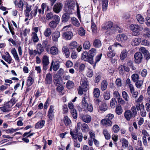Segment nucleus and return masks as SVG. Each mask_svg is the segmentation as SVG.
Returning <instances> with one entry per match:
<instances>
[{
  "label": "nucleus",
  "instance_id": "79ce46f5",
  "mask_svg": "<svg viewBox=\"0 0 150 150\" xmlns=\"http://www.w3.org/2000/svg\"><path fill=\"white\" fill-rule=\"evenodd\" d=\"M127 65L130 67L133 70L136 69V67L134 66L133 62L131 60H128L127 62Z\"/></svg>",
  "mask_w": 150,
  "mask_h": 150
},
{
  "label": "nucleus",
  "instance_id": "e2e57ef3",
  "mask_svg": "<svg viewBox=\"0 0 150 150\" xmlns=\"http://www.w3.org/2000/svg\"><path fill=\"white\" fill-rule=\"evenodd\" d=\"M113 131L115 133H117L119 131L120 127L117 125H115L112 127Z\"/></svg>",
  "mask_w": 150,
  "mask_h": 150
},
{
  "label": "nucleus",
  "instance_id": "1a4fd4ad",
  "mask_svg": "<svg viewBox=\"0 0 150 150\" xmlns=\"http://www.w3.org/2000/svg\"><path fill=\"white\" fill-rule=\"evenodd\" d=\"M101 124L106 127L110 126L112 125V122L108 118L103 119L101 121Z\"/></svg>",
  "mask_w": 150,
  "mask_h": 150
},
{
  "label": "nucleus",
  "instance_id": "f8f14e48",
  "mask_svg": "<svg viewBox=\"0 0 150 150\" xmlns=\"http://www.w3.org/2000/svg\"><path fill=\"white\" fill-rule=\"evenodd\" d=\"M52 82V75L50 73L46 75L45 80V83L46 84H50Z\"/></svg>",
  "mask_w": 150,
  "mask_h": 150
},
{
  "label": "nucleus",
  "instance_id": "4468645a",
  "mask_svg": "<svg viewBox=\"0 0 150 150\" xmlns=\"http://www.w3.org/2000/svg\"><path fill=\"white\" fill-rule=\"evenodd\" d=\"M52 63L53 70L54 71H57L60 67L59 62L57 61L54 62L52 60L51 64H52Z\"/></svg>",
  "mask_w": 150,
  "mask_h": 150
},
{
  "label": "nucleus",
  "instance_id": "4be33fe9",
  "mask_svg": "<svg viewBox=\"0 0 150 150\" xmlns=\"http://www.w3.org/2000/svg\"><path fill=\"white\" fill-rule=\"evenodd\" d=\"M62 52L67 58L70 55V52L69 48L67 46H64L62 48Z\"/></svg>",
  "mask_w": 150,
  "mask_h": 150
},
{
  "label": "nucleus",
  "instance_id": "8fccbe9b",
  "mask_svg": "<svg viewBox=\"0 0 150 150\" xmlns=\"http://www.w3.org/2000/svg\"><path fill=\"white\" fill-rule=\"evenodd\" d=\"M77 132V130L74 131L73 132L71 130L70 132V134L72 136L73 138L75 140H76L77 138V136L78 134Z\"/></svg>",
  "mask_w": 150,
  "mask_h": 150
},
{
  "label": "nucleus",
  "instance_id": "603ef678",
  "mask_svg": "<svg viewBox=\"0 0 150 150\" xmlns=\"http://www.w3.org/2000/svg\"><path fill=\"white\" fill-rule=\"evenodd\" d=\"M115 112L117 114L120 115L122 112V110L120 106H117L115 109Z\"/></svg>",
  "mask_w": 150,
  "mask_h": 150
},
{
  "label": "nucleus",
  "instance_id": "6e6552de",
  "mask_svg": "<svg viewBox=\"0 0 150 150\" xmlns=\"http://www.w3.org/2000/svg\"><path fill=\"white\" fill-rule=\"evenodd\" d=\"M14 4L15 6L20 8L21 11L23 10L24 4L22 0H19L18 1L15 0L14 1Z\"/></svg>",
  "mask_w": 150,
  "mask_h": 150
},
{
  "label": "nucleus",
  "instance_id": "a18cd8bd",
  "mask_svg": "<svg viewBox=\"0 0 150 150\" xmlns=\"http://www.w3.org/2000/svg\"><path fill=\"white\" fill-rule=\"evenodd\" d=\"M117 103V102L116 99L114 98H112L111 100L110 103L111 107L112 108H114Z\"/></svg>",
  "mask_w": 150,
  "mask_h": 150
},
{
  "label": "nucleus",
  "instance_id": "f3484780",
  "mask_svg": "<svg viewBox=\"0 0 150 150\" xmlns=\"http://www.w3.org/2000/svg\"><path fill=\"white\" fill-rule=\"evenodd\" d=\"M60 35V32L58 31H55L53 34L52 36V40L54 42H57L58 41V38Z\"/></svg>",
  "mask_w": 150,
  "mask_h": 150
},
{
  "label": "nucleus",
  "instance_id": "774afa93",
  "mask_svg": "<svg viewBox=\"0 0 150 150\" xmlns=\"http://www.w3.org/2000/svg\"><path fill=\"white\" fill-rule=\"evenodd\" d=\"M53 15L52 13L50 12L47 13L46 16V19L47 20L52 19L53 17Z\"/></svg>",
  "mask_w": 150,
  "mask_h": 150
},
{
  "label": "nucleus",
  "instance_id": "052dcab7",
  "mask_svg": "<svg viewBox=\"0 0 150 150\" xmlns=\"http://www.w3.org/2000/svg\"><path fill=\"white\" fill-rule=\"evenodd\" d=\"M78 90L79 94L82 95L83 94V91H86L87 90V89L83 87H82L81 86H80L79 87Z\"/></svg>",
  "mask_w": 150,
  "mask_h": 150
},
{
  "label": "nucleus",
  "instance_id": "2f4dec72",
  "mask_svg": "<svg viewBox=\"0 0 150 150\" xmlns=\"http://www.w3.org/2000/svg\"><path fill=\"white\" fill-rule=\"evenodd\" d=\"M45 123V121L44 120L39 121L35 124V128L38 129L42 128L44 126Z\"/></svg>",
  "mask_w": 150,
  "mask_h": 150
},
{
  "label": "nucleus",
  "instance_id": "f03ea898",
  "mask_svg": "<svg viewBox=\"0 0 150 150\" xmlns=\"http://www.w3.org/2000/svg\"><path fill=\"white\" fill-rule=\"evenodd\" d=\"M82 59L85 61H87L90 64H93V59L92 57H90L86 51L83 52L82 54Z\"/></svg>",
  "mask_w": 150,
  "mask_h": 150
},
{
  "label": "nucleus",
  "instance_id": "69168bd1",
  "mask_svg": "<svg viewBox=\"0 0 150 150\" xmlns=\"http://www.w3.org/2000/svg\"><path fill=\"white\" fill-rule=\"evenodd\" d=\"M75 6V4L74 1H71L68 4V7L70 9H73Z\"/></svg>",
  "mask_w": 150,
  "mask_h": 150
},
{
  "label": "nucleus",
  "instance_id": "c85d7f7f",
  "mask_svg": "<svg viewBox=\"0 0 150 150\" xmlns=\"http://www.w3.org/2000/svg\"><path fill=\"white\" fill-rule=\"evenodd\" d=\"M141 42V39L140 38H136L133 39L132 45L133 46H136L139 45Z\"/></svg>",
  "mask_w": 150,
  "mask_h": 150
},
{
  "label": "nucleus",
  "instance_id": "a878e982",
  "mask_svg": "<svg viewBox=\"0 0 150 150\" xmlns=\"http://www.w3.org/2000/svg\"><path fill=\"white\" fill-rule=\"evenodd\" d=\"M72 23L73 25L79 27L80 25V23L78 20L75 18L72 17L71 18Z\"/></svg>",
  "mask_w": 150,
  "mask_h": 150
},
{
  "label": "nucleus",
  "instance_id": "f704fd0d",
  "mask_svg": "<svg viewBox=\"0 0 150 150\" xmlns=\"http://www.w3.org/2000/svg\"><path fill=\"white\" fill-rule=\"evenodd\" d=\"M129 111L132 115L134 117L137 115V112L136 108L135 106L132 107Z\"/></svg>",
  "mask_w": 150,
  "mask_h": 150
},
{
  "label": "nucleus",
  "instance_id": "5701e85b",
  "mask_svg": "<svg viewBox=\"0 0 150 150\" xmlns=\"http://www.w3.org/2000/svg\"><path fill=\"white\" fill-rule=\"evenodd\" d=\"M82 85L81 87H83L86 89H88V81L86 78H83L82 79L81 81Z\"/></svg>",
  "mask_w": 150,
  "mask_h": 150
},
{
  "label": "nucleus",
  "instance_id": "2eb2a0df",
  "mask_svg": "<svg viewBox=\"0 0 150 150\" xmlns=\"http://www.w3.org/2000/svg\"><path fill=\"white\" fill-rule=\"evenodd\" d=\"M11 53L13 54V57L16 61L18 62H20V60L16 50L15 48H13L11 51Z\"/></svg>",
  "mask_w": 150,
  "mask_h": 150
},
{
  "label": "nucleus",
  "instance_id": "6ab92c4d",
  "mask_svg": "<svg viewBox=\"0 0 150 150\" xmlns=\"http://www.w3.org/2000/svg\"><path fill=\"white\" fill-rule=\"evenodd\" d=\"M102 9L103 11H105L108 6V0H101Z\"/></svg>",
  "mask_w": 150,
  "mask_h": 150
},
{
  "label": "nucleus",
  "instance_id": "6e6d98bb",
  "mask_svg": "<svg viewBox=\"0 0 150 150\" xmlns=\"http://www.w3.org/2000/svg\"><path fill=\"white\" fill-rule=\"evenodd\" d=\"M143 81L142 80H138L136 81L135 85L137 88H140L143 84Z\"/></svg>",
  "mask_w": 150,
  "mask_h": 150
},
{
  "label": "nucleus",
  "instance_id": "37998d69",
  "mask_svg": "<svg viewBox=\"0 0 150 150\" xmlns=\"http://www.w3.org/2000/svg\"><path fill=\"white\" fill-rule=\"evenodd\" d=\"M91 47L90 42L88 41H85L83 44V47L85 50H88Z\"/></svg>",
  "mask_w": 150,
  "mask_h": 150
},
{
  "label": "nucleus",
  "instance_id": "13d9d810",
  "mask_svg": "<svg viewBox=\"0 0 150 150\" xmlns=\"http://www.w3.org/2000/svg\"><path fill=\"white\" fill-rule=\"evenodd\" d=\"M70 112L73 117L74 119H76L77 117V115L76 110L75 109L70 110Z\"/></svg>",
  "mask_w": 150,
  "mask_h": 150
},
{
  "label": "nucleus",
  "instance_id": "4c0bfd02",
  "mask_svg": "<svg viewBox=\"0 0 150 150\" xmlns=\"http://www.w3.org/2000/svg\"><path fill=\"white\" fill-rule=\"evenodd\" d=\"M136 18L138 22L140 24H143L144 21L143 17L140 14H138L136 16Z\"/></svg>",
  "mask_w": 150,
  "mask_h": 150
},
{
  "label": "nucleus",
  "instance_id": "423d86ee",
  "mask_svg": "<svg viewBox=\"0 0 150 150\" xmlns=\"http://www.w3.org/2000/svg\"><path fill=\"white\" fill-rule=\"evenodd\" d=\"M63 5L60 3H57L54 6L53 11L55 13H59L62 10Z\"/></svg>",
  "mask_w": 150,
  "mask_h": 150
},
{
  "label": "nucleus",
  "instance_id": "aec40b11",
  "mask_svg": "<svg viewBox=\"0 0 150 150\" xmlns=\"http://www.w3.org/2000/svg\"><path fill=\"white\" fill-rule=\"evenodd\" d=\"M50 53L52 55H57L58 53V48L55 46L52 47L50 49Z\"/></svg>",
  "mask_w": 150,
  "mask_h": 150
},
{
  "label": "nucleus",
  "instance_id": "09e8293b",
  "mask_svg": "<svg viewBox=\"0 0 150 150\" xmlns=\"http://www.w3.org/2000/svg\"><path fill=\"white\" fill-rule=\"evenodd\" d=\"M78 34L81 36H84L85 34V30L82 27H80L78 30Z\"/></svg>",
  "mask_w": 150,
  "mask_h": 150
},
{
  "label": "nucleus",
  "instance_id": "39448f33",
  "mask_svg": "<svg viewBox=\"0 0 150 150\" xmlns=\"http://www.w3.org/2000/svg\"><path fill=\"white\" fill-rule=\"evenodd\" d=\"M43 69L45 70H46L48 68V66L50 62L48 57L46 55L43 56L42 60Z\"/></svg>",
  "mask_w": 150,
  "mask_h": 150
},
{
  "label": "nucleus",
  "instance_id": "ea45409f",
  "mask_svg": "<svg viewBox=\"0 0 150 150\" xmlns=\"http://www.w3.org/2000/svg\"><path fill=\"white\" fill-rule=\"evenodd\" d=\"M102 54L97 55L95 58V61L94 62L93 61V64H93V67L95 69L96 64L97 62H99L100 59L101 57Z\"/></svg>",
  "mask_w": 150,
  "mask_h": 150
},
{
  "label": "nucleus",
  "instance_id": "473e14b6",
  "mask_svg": "<svg viewBox=\"0 0 150 150\" xmlns=\"http://www.w3.org/2000/svg\"><path fill=\"white\" fill-rule=\"evenodd\" d=\"M51 34V30L50 28H47L44 32V34L46 37H49Z\"/></svg>",
  "mask_w": 150,
  "mask_h": 150
},
{
  "label": "nucleus",
  "instance_id": "393cba45",
  "mask_svg": "<svg viewBox=\"0 0 150 150\" xmlns=\"http://www.w3.org/2000/svg\"><path fill=\"white\" fill-rule=\"evenodd\" d=\"M77 43L76 42L74 41L71 42L69 45V48L70 49H74L77 46Z\"/></svg>",
  "mask_w": 150,
  "mask_h": 150
},
{
  "label": "nucleus",
  "instance_id": "a211bd4d",
  "mask_svg": "<svg viewBox=\"0 0 150 150\" xmlns=\"http://www.w3.org/2000/svg\"><path fill=\"white\" fill-rule=\"evenodd\" d=\"M70 14L68 13L64 14L62 17V22L65 23L68 21L70 18Z\"/></svg>",
  "mask_w": 150,
  "mask_h": 150
},
{
  "label": "nucleus",
  "instance_id": "680f3d73",
  "mask_svg": "<svg viewBox=\"0 0 150 150\" xmlns=\"http://www.w3.org/2000/svg\"><path fill=\"white\" fill-rule=\"evenodd\" d=\"M92 23L91 25V28L92 29L93 32L95 33L97 30V28L96 27L95 23L93 22V20H91Z\"/></svg>",
  "mask_w": 150,
  "mask_h": 150
},
{
  "label": "nucleus",
  "instance_id": "338daca9",
  "mask_svg": "<svg viewBox=\"0 0 150 150\" xmlns=\"http://www.w3.org/2000/svg\"><path fill=\"white\" fill-rule=\"evenodd\" d=\"M18 128L15 129L11 128L6 130V132L7 133H12L18 131Z\"/></svg>",
  "mask_w": 150,
  "mask_h": 150
},
{
  "label": "nucleus",
  "instance_id": "9d476101",
  "mask_svg": "<svg viewBox=\"0 0 150 150\" xmlns=\"http://www.w3.org/2000/svg\"><path fill=\"white\" fill-rule=\"evenodd\" d=\"M127 39V36L124 34H120L117 35V40L119 42L125 41Z\"/></svg>",
  "mask_w": 150,
  "mask_h": 150
},
{
  "label": "nucleus",
  "instance_id": "cd10ccee",
  "mask_svg": "<svg viewBox=\"0 0 150 150\" xmlns=\"http://www.w3.org/2000/svg\"><path fill=\"white\" fill-rule=\"evenodd\" d=\"M47 6V4L45 3H42L41 5V8L38 9V13L40 14L43 15L44 13L45 9Z\"/></svg>",
  "mask_w": 150,
  "mask_h": 150
},
{
  "label": "nucleus",
  "instance_id": "72a5a7b5",
  "mask_svg": "<svg viewBox=\"0 0 150 150\" xmlns=\"http://www.w3.org/2000/svg\"><path fill=\"white\" fill-rule=\"evenodd\" d=\"M93 95L96 98H98L100 95V92L99 89L97 88H94L93 91Z\"/></svg>",
  "mask_w": 150,
  "mask_h": 150
},
{
  "label": "nucleus",
  "instance_id": "c9c22d12",
  "mask_svg": "<svg viewBox=\"0 0 150 150\" xmlns=\"http://www.w3.org/2000/svg\"><path fill=\"white\" fill-rule=\"evenodd\" d=\"M122 95L123 98L126 101L128 102L129 101V97L126 92L125 91H123L122 92Z\"/></svg>",
  "mask_w": 150,
  "mask_h": 150
},
{
  "label": "nucleus",
  "instance_id": "c03bdc74",
  "mask_svg": "<svg viewBox=\"0 0 150 150\" xmlns=\"http://www.w3.org/2000/svg\"><path fill=\"white\" fill-rule=\"evenodd\" d=\"M58 24L57 22L52 21L49 23V25L51 28L54 29L56 27Z\"/></svg>",
  "mask_w": 150,
  "mask_h": 150
},
{
  "label": "nucleus",
  "instance_id": "7c9ffc66",
  "mask_svg": "<svg viewBox=\"0 0 150 150\" xmlns=\"http://www.w3.org/2000/svg\"><path fill=\"white\" fill-rule=\"evenodd\" d=\"M127 52L126 50H123L120 55V59L121 60H124L127 57Z\"/></svg>",
  "mask_w": 150,
  "mask_h": 150
},
{
  "label": "nucleus",
  "instance_id": "de8ad7c7",
  "mask_svg": "<svg viewBox=\"0 0 150 150\" xmlns=\"http://www.w3.org/2000/svg\"><path fill=\"white\" fill-rule=\"evenodd\" d=\"M34 82L33 79L30 76H29L27 81V86H31Z\"/></svg>",
  "mask_w": 150,
  "mask_h": 150
},
{
  "label": "nucleus",
  "instance_id": "0e129e2a",
  "mask_svg": "<svg viewBox=\"0 0 150 150\" xmlns=\"http://www.w3.org/2000/svg\"><path fill=\"white\" fill-rule=\"evenodd\" d=\"M38 7L37 6H35L34 9L31 11L30 15L31 16H36L38 12Z\"/></svg>",
  "mask_w": 150,
  "mask_h": 150
},
{
  "label": "nucleus",
  "instance_id": "9b49d317",
  "mask_svg": "<svg viewBox=\"0 0 150 150\" xmlns=\"http://www.w3.org/2000/svg\"><path fill=\"white\" fill-rule=\"evenodd\" d=\"M113 23L110 21H108L103 24L102 25V28L103 29H110L113 27Z\"/></svg>",
  "mask_w": 150,
  "mask_h": 150
},
{
  "label": "nucleus",
  "instance_id": "f257e3e1",
  "mask_svg": "<svg viewBox=\"0 0 150 150\" xmlns=\"http://www.w3.org/2000/svg\"><path fill=\"white\" fill-rule=\"evenodd\" d=\"M130 28L132 31V34L134 36L138 35L139 34L140 31L143 29L142 26L136 24L131 25Z\"/></svg>",
  "mask_w": 150,
  "mask_h": 150
},
{
  "label": "nucleus",
  "instance_id": "ddd939ff",
  "mask_svg": "<svg viewBox=\"0 0 150 150\" xmlns=\"http://www.w3.org/2000/svg\"><path fill=\"white\" fill-rule=\"evenodd\" d=\"M31 5H29L28 3L26 4L25 6L26 9L25 10V16L27 18L29 16V13L31 10Z\"/></svg>",
  "mask_w": 150,
  "mask_h": 150
},
{
  "label": "nucleus",
  "instance_id": "20e7f679",
  "mask_svg": "<svg viewBox=\"0 0 150 150\" xmlns=\"http://www.w3.org/2000/svg\"><path fill=\"white\" fill-rule=\"evenodd\" d=\"M80 118L84 122L86 123H90L91 120V117L89 115L81 114L80 115Z\"/></svg>",
  "mask_w": 150,
  "mask_h": 150
},
{
  "label": "nucleus",
  "instance_id": "bf43d9fd",
  "mask_svg": "<svg viewBox=\"0 0 150 150\" xmlns=\"http://www.w3.org/2000/svg\"><path fill=\"white\" fill-rule=\"evenodd\" d=\"M107 108L106 104L105 103H103L99 107V109L102 111H105Z\"/></svg>",
  "mask_w": 150,
  "mask_h": 150
},
{
  "label": "nucleus",
  "instance_id": "5fc2aeb1",
  "mask_svg": "<svg viewBox=\"0 0 150 150\" xmlns=\"http://www.w3.org/2000/svg\"><path fill=\"white\" fill-rule=\"evenodd\" d=\"M131 78L133 81L136 82L139 79V76L137 74H134L132 75Z\"/></svg>",
  "mask_w": 150,
  "mask_h": 150
},
{
  "label": "nucleus",
  "instance_id": "0eeeda50",
  "mask_svg": "<svg viewBox=\"0 0 150 150\" xmlns=\"http://www.w3.org/2000/svg\"><path fill=\"white\" fill-rule=\"evenodd\" d=\"M73 33L71 31H69L65 32L62 35L63 38L66 40H70L72 37Z\"/></svg>",
  "mask_w": 150,
  "mask_h": 150
},
{
  "label": "nucleus",
  "instance_id": "3c124183",
  "mask_svg": "<svg viewBox=\"0 0 150 150\" xmlns=\"http://www.w3.org/2000/svg\"><path fill=\"white\" fill-rule=\"evenodd\" d=\"M103 97L104 99L106 100H109L110 98V94L109 92L108 91H106L103 93Z\"/></svg>",
  "mask_w": 150,
  "mask_h": 150
},
{
  "label": "nucleus",
  "instance_id": "49530a36",
  "mask_svg": "<svg viewBox=\"0 0 150 150\" xmlns=\"http://www.w3.org/2000/svg\"><path fill=\"white\" fill-rule=\"evenodd\" d=\"M65 125L67 126L71 123V120L67 116H65L63 119Z\"/></svg>",
  "mask_w": 150,
  "mask_h": 150
},
{
  "label": "nucleus",
  "instance_id": "4d7b16f0",
  "mask_svg": "<svg viewBox=\"0 0 150 150\" xmlns=\"http://www.w3.org/2000/svg\"><path fill=\"white\" fill-rule=\"evenodd\" d=\"M115 52L114 50H112L108 52L107 53L108 57L109 58H112L115 55Z\"/></svg>",
  "mask_w": 150,
  "mask_h": 150
},
{
  "label": "nucleus",
  "instance_id": "58836bf2",
  "mask_svg": "<svg viewBox=\"0 0 150 150\" xmlns=\"http://www.w3.org/2000/svg\"><path fill=\"white\" fill-rule=\"evenodd\" d=\"M96 51L95 49L92 48L88 51V54L90 57H92L93 59V57L96 55Z\"/></svg>",
  "mask_w": 150,
  "mask_h": 150
},
{
  "label": "nucleus",
  "instance_id": "c756f323",
  "mask_svg": "<svg viewBox=\"0 0 150 150\" xmlns=\"http://www.w3.org/2000/svg\"><path fill=\"white\" fill-rule=\"evenodd\" d=\"M32 38L34 42H37L39 40V39L36 33L33 32L31 35Z\"/></svg>",
  "mask_w": 150,
  "mask_h": 150
},
{
  "label": "nucleus",
  "instance_id": "412c9836",
  "mask_svg": "<svg viewBox=\"0 0 150 150\" xmlns=\"http://www.w3.org/2000/svg\"><path fill=\"white\" fill-rule=\"evenodd\" d=\"M44 49L41 43H38L36 45V49L39 52V55H40L44 51Z\"/></svg>",
  "mask_w": 150,
  "mask_h": 150
},
{
  "label": "nucleus",
  "instance_id": "864d4df0",
  "mask_svg": "<svg viewBox=\"0 0 150 150\" xmlns=\"http://www.w3.org/2000/svg\"><path fill=\"white\" fill-rule=\"evenodd\" d=\"M66 86L68 89H71L74 86V83L72 81L69 80L67 83Z\"/></svg>",
  "mask_w": 150,
  "mask_h": 150
},
{
  "label": "nucleus",
  "instance_id": "7ed1b4c3",
  "mask_svg": "<svg viewBox=\"0 0 150 150\" xmlns=\"http://www.w3.org/2000/svg\"><path fill=\"white\" fill-rule=\"evenodd\" d=\"M134 62L136 64L142 62L143 59V56L141 52H137L134 54Z\"/></svg>",
  "mask_w": 150,
  "mask_h": 150
},
{
  "label": "nucleus",
  "instance_id": "bb28decb",
  "mask_svg": "<svg viewBox=\"0 0 150 150\" xmlns=\"http://www.w3.org/2000/svg\"><path fill=\"white\" fill-rule=\"evenodd\" d=\"M102 45L101 42L98 39L95 40L93 42V46L96 48L100 47Z\"/></svg>",
  "mask_w": 150,
  "mask_h": 150
},
{
  "label": "nucleus",
  "instance_id": "a19ab883",
  "mask_svg": "<svg viewBox=\"0 0 150 150\" xmlns=\"http://www.w3.org/2000/svg\"><path fill=\"white\" fill-rule=\"evenodd\" d=\"M103 133L106 139L108 140L110 139V135L109 133L106 129H104L103 130Z\"/></svg>",
  "mask_w": 150,
  "mask_h": 150
},
{
  "label": "nucleus",
  "instance_id": "b1692460",
  "mask_svg": "<svg viewBox=\"0 0 150 150\" xmlns=\"http://www.w3.org/2000/svg\"><path fill=\"white\" fill-rule=\"evenodd\" d=\"M108 86V82L105 80H103L101 82V88L102 91L105 90L107 88Z\"/></svg>",
  "mask_w": 150,
  "mask_h": 150
},
{
  "label": "nucleus",
  "instance_id": "e433bc0d",
  "mask_svg": "<svg viewBox=\"0 0 150 150\" xmlns=\"http://www.w3.org/2000/svg\"><path fill=\"white\" fill-rule=\"evenodd\" d=\"M88 129L89 127L86 124L83 123L82 124L81 129L83 132H86L88 131Z\"/></svg>",
  "mask_w": 150,
  "mask_h": 150
},
{
  "label": "nucleus",
  "instance_id": "dca6fc26",
  "mask_svg": "<svg viewBox=\"0 0 150 150\" xmlns=\"http://www.w3.org/2000/svg\"><path fill=\"white\" fill-rule=\"evenodd\" d=\"M124 116L126 120L128 121H129L132 117H134L130 113L129 110L126 111L124 114Z\"/></svg>",
  "mask_w": 150,
  "mask_h": 150
}]
</instances>
